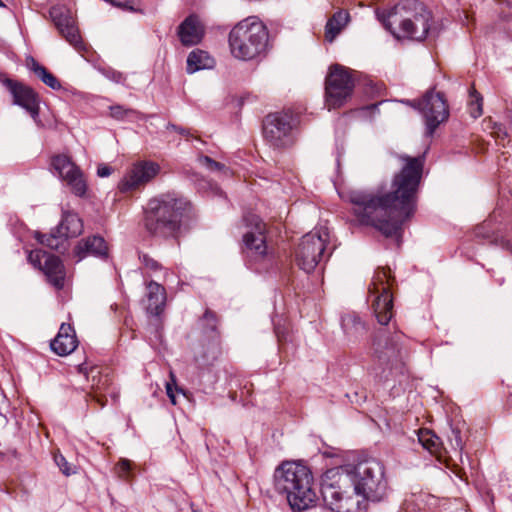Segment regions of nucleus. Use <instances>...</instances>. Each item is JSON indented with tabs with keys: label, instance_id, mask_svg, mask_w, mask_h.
<instances>
[{
	"label": "nucleus",
	"instance_id": "1",
	"mask_svg": "<svg viewBox=\"0 0 512 512\" xmlns=\"http://www.w3.org/2000/svg\"><path fill=\"white\" fill-rule=\"evenodd\" d=\"M401 159L405 165L395 174L390 190H351L347 194L357 220L361 224L373 226L386 237L398 234L417 207L425 155L401 156Z\"/></svg>",
	"mask_w": 512,
	"mask_h": 512
},
{
	"label": "nucleus",
	"instance_id": "2",
	"mask_svg": "<svg viewBox=\"0 0 512 512\" xmlns=\"http://www.w3.org/2000/svg\"><path fill=\"white\" fill-rule=\"evenodd\" d=\"M387 491L384 466L374 458L328 469L321 480L324 506L331 512L361 510L366 501H381Z\"/></svg>",
	"mask_w": 512,
	"mask_h": 512
},
{
	"label": "nucleus",
	"instance_id": "3",
	"mask_svg": "<svg viewBox=\"0 0 512 512\" xmlns=\"http://www.w3.org/2000/svg\"><path fill=\"white\" fill-rule=\"evenodd\" d=\"M377 15L397 39L423 41L431 28V12L417 0H401L389 11Z\"/></svg>",
	"mask_w": 512,
	"mask_h": 512
},
{
	"label": "nucleus",
	"instance_id": "4",
	"mask_svg": "<svg viewBox=\"0 0 512 512\" xmlns=\"http://www.w3.org/2000/svg\"><path fill=\"white\" fill-rule=\"evenodd\" d=\"M310 469L294 461H285L274 472L275 490L285 495L293 512H303L313 507L317 494Z\"/></svg>",
	"mask_w": 512,
	"mask_h": 512
},
{
	"label": "nucleus",
	"instance_id": "5",
	"mask_svg": "<svg viewBox=\"0 0 512 512\" xmlns=\"http://www.w3.org/2000/svg\"><path fill=\"white\" fill-rule=\"evenodd\" d=\"M190 208V202L183 197L175 194L161 195L148 202L145 226L153 235L175 237L182 218Z\"/></svg>",
	"mask_w": 512,
	"mask_h": 512
},
{
	"label": "nucleus",
	"instance_id": "6",
	"mask_svg": "<svg viewBox=\"0 0 512 512\" xmlns=\"http://www.w3.org/2000/svg\"><path fill=\"white\" fill-rule=\"evenodd\" d=\"M232 55L240 60H251L267 50L269 34L266 26L256 17L236 24L229 33Z\"/></svg>",
	"mask_w": 512,
	"mask_h": 512
},
{
	"label": "nucleus",
	"instance_id": "7",
	"mask_svg": "<svg viewBox=\"0 0 512 512\" xmlns=\"http://www.w3.org/2000/svg\"><path fill=\"white\" fill-rule=\"evenodd\" d=\"M394 278L387 268H378L375 271L369 286L372 299V309L379 324L387 325L393 316V295L391 288Z\"/></svg>",
	"mask_w": 512,
	"mask_h": 512
},
{
	"label": "nucleus",
	"instance_id": "8",
	"mask_svg": "<svg viewBox=\"0 0 512 512\" xmlns=\"http://www.w3.org/2000/svg\"><path fill=\"white\" fill-rule=\"evenodd\" d=\"M403 334L395 331L389 333L381 329L373 338L372 353L380 365L393 369H400L403 364Z\"/></svg>",
	"mask_w": 512,
	"mask_h": 512
},
{
	"label": "nucleus",
	"instance_id": "9",
	"mask_svg": "<svg viewBox=\"0 0 512 512\" xmlns=\"http://www.w3.org/2000/svg\"><path fill=\"white\" fill-rule=\"evenodd\" d=\"M406 104L419 109L425 120L426 136L431 137L438 126L449 117V108L444 95L434 90L428 91L422 101L406 100Z\"/></svg>",
	"mask_w": 512,
	"mask_h": 512
},
{
	"label": "nucleus",
	"instance_id": "10",
	"mask_svg": "<svg viewBox=\"0 0 512 512\" xmlns=\"http://www.w3.org/2000/svg\"><path fill=\"white\" fill-rule=\"evenodd\" d=\"M353 88L354 79L351 73L338 64L332 66L325 83L328 109L340 107L351 96Z\"/></svg>",
	"mask_w": 512,
	"mask_h": 512
},
{
	"label": "nucleus",
	"instance_id": "11",
	"mask_svg": "<svg viewBox=\"0 0 512 512\" xmlns=\"http://www.w3.org/2000/svg\"><path fill=\"white\" fill-rule=\"evenodd\" d=\"M293 115L289 112H276L267 115L263 121L265 140L275 148L292 144Z\"/></svg>",
	"mask_w": 512,
	"mask_h": 512
},
{
	"label": "nucleus",
	"instance_id": "12",
	"mask_svg": "<svg viewBox=\"0 0 512 512\" xmlns=\"http://www.w3.org/2000/svg\"><path fill=\"white\" fill-rule=\"evenodd\" d=\"M243 220L248 228L243 235L247 255L254 260L264 259L269 254L266 242V224L253 213L246 214Z\"/></svg>",
	"mask_w": 512,
	"mask_h": 512
},
{
	"label": "nucleus",
	"instance_id": "13",
	"mask_svg": "<svg viewBox=\"0 0 512 512\" xmlns=\"http://www.w3.org/2000/svg\"><path fill=\"white\" fill-rule=\"evenodd\" d=\"M325 251V240L317 232H309L301 238L295 250V262L298 267L310 273L320 263Z\"/></svg>",
	"mask_w": 512,
	"mask_h": 512
},
{
	"label": "nucleus",
	"instance_id": "14",
	"mask_svg": "<svg viewBox=\"0 0 512 512\" xmlns=\"http://www.w3.org/2000/svg\"><path fill=\"white\" fill-rule=\"evenodd\" d=\"M51 166L76 196L85 195L87 185L83 173L69 156L65 154L53 156Z\"/></svg>",
	"mask_w": 512,
	"mask_h": 512
},
{
	"label": "nucleus",
	"instance_id": "15",
	"mask_svg": "<svg viewBox=\"0 0 512 512\" xmlns=\"http://www.w3.org/2000/svg\"><path fill=\"white\" fill-rule=\"evenodd\" d=\"M2 83L11 93L13 103L24 108L30 114L32 119L37 124H40L39 97L37 93L31 87L9 78H5Z\"/></svg>",
	"mask_w": 512,
	"mask_h": 512
},
{
	"label": "nucleus",
	"instance_id": "16",
	"mask_svg": "<svg viewBox=\"0 0 512 512\" xmlns=\"http://www.w3.org/2000/svg\"><path fill=\"white\" fill-rule=\"evenodd\" d=\"M50 17L59 33L76 49L82 47L79 30L71 11L65 6H53L49 11Z\"/></svg>",
	"mask_w": 512,
	"mask_h": 512
},
{
	"label": "nucleus",
	"instance_id": "17",
	"mask_svg": "<svg viewBox=\"0 0 512 512\" xmlns=\"http://www.w3.org/2000/svg\"><path fill=\"white\" fill-rule=\"evenodd\" d=\"M159 172V166L153 162H139L135 164L128 174L119 183L121 192H127L147 183Z\"/></svg>",
	"mask_w": 512,
	"mask_h": 512
},
{
	"label": "nucleus",
	"instance_id": "18",
	"mask_svg": "<svg viewBox=\"0 0 512 512\" xmlns=\"http://www.w3.org/2000/svg\"><path fill=\"white\" fill-rule=\"evenodd\" d=\"M74 254L77 261H81L87 256L106 259L108 257V246L101 236H90L78 242Z\"/></svg>",
	"mask_w": 512,
	"mask_h": 512
},
{
	"label": "nucleus",
	"instance_id": "19",
	"mask_svg": "<svg viewBox=\"0 0 512 512\" xmlns=\"http://www.w3.org/2000/svg\"><path fill=\"white\" fill-rule=\"evenodd\" d=\"M78 341L71 325L63 323L56 337L51 341L50 347L59 356L71 354L77 347Z\"/></svg>",
	"mask_w": 512,
	"mask_h": 512
},
{
	"label": "nucleus",
	"instance_id": "20",
	"mask_svg": "<svg viewBox=\"0 0 512 512\" xmlns=\"http://www.w3.org/2000/svg\"><path fill=\"white\" fill-rule=\"evenodd\" d=\"M178 36L184 46L200 43L204 36V27L197 16H188L178 27Z\"/></svg>",
	"mask_w": 512,
	"mask_h": 512
},
{
	"label": "nucleus",
	"instance_id": "21",
	"mask_svg": "<svg viewBox=\"0 0 512 512\" xmlns=\"http://www.w3.org/2000/svg\"><path fill=\"white\" fill-rule=\"evenodd\" d=\"M147 311L155 316L160 315L166 303L165 288L155 281H150L146 286Z\"/></svg>",
	"mask_w": 512,
	"mask_h": 512
},
{
	"label": "nucleus",
	"instance_id": "22",
	"mask_svg": "<svg viewBox=\"0 0 512 512\" xmlns=\"http://www.w3.org/2000/svg\"><path fill=\"white\" fill-rule=\"evenodd\" d=\"M41 271L55 288L62 289L64 287L65 268L59 257L52 254L47 256Z\"/></svg>",
	"mask_w": 512,
	"mask_h": 512
},
{
	"label": "nucleus",
	"instance_id": "23",
	"mask_svg": "<svg viewBox=\"0 0 512 512\" xmlns=\"http://www.w3.org/2000/svg\"><path fill=\"white\" fill-rule=\"evenodd\" d=\"M83 231V222L74 212H64L61 222L56 227L57 233H63L67 238L79 236Z\"/></svg>",
	"mask_w": 512,
	"mask_h": 512
},
{
	"label": "nucleus",
	"instance_id": "24",
	"mask_svg": "<svg viewBox=\"0 0 512 512\" xmlns=\"http://www.w3.org/2000/svg\"><path fill=\"white\" fill-rule=\"evenodd\" d=\"M341 326L346 336L356 340L366 332L365 323L355 313H347L341 319Z\"/></svg>",
	"mask_w": 512,
	"mask_h": 512
},
{
	"label": "nucleus",
	"instance_id": "25",
	"mask_svg": "<svg viewBox=\"0 0 512 512\" xmlns=\"http://www.w3.org/2000/svg\"><path fill=\"white\" fill-rule=\"evenodd\" d=\"M214 64V59L206 51L196 49L188 55L186 69L189 74H192L202 69H210Z\"/></svg>",
	"mask_w": 512,
	"mask_h": 512
},
{
	"label": "nucleus",
	"instance_id": "26",
	"mask_svg": "<svg viewBox=\"0 0 512 512\" xmlns=\"http://www.w3.org/2000/svg\"><path fill=\"white\" fill-rule=\"evenodd\" d=\"M349 22V13L340 10L336 12L327 22L325 26V38L327 41L332 42L341 30Z\"/></svg>",
	"mask_w": 512,
	"mask_h": 512
},
{
	"label": "nucleus",
	"instance_id": "27",
	"mask_svg": "<svg viewBox=\"0 0 512 512\" xmlns=\"http://www.w3.org/2000/svg\"><path fill=\"white\" fill-rule=\"evenodd\" d=\"M36 239L42 244L53 250H65L67 237L63 233H57L56 228L51 231L50 234H36Z\"/></svg>",
	"mask_w": 512,
	"mask_h": 512
},
{
	"label": "nucleus",
	"instance_id": "28",
	"mask_svg": "<svg viewBox=\"0 0 512 512\" xmlns=\"http://www.w3.org/2000/svg\"><path fill=\"white\" fill-rule=\"evenodd\" d=\"M419 442L422 446L430 451L436 453L440 447L439 437L429 430H421L418 435Z\"/></svg>",
	"mask_w": 512,
	"mask_h": 512
},
{
	"label": "nucleus",
	"instance_id": "29",
	"mask_svg": "<svg viewBox=\"0 0 512 512\" xmlns=\"http://www.w3.org/2000/svg\"><path fill=\"white\" fill-rule=\"evenodd\" d=\"M469 94H470V101H469L470 114L473 118H478L483 113V109H482L483 98L474 88H472L470 90Z\"/></svg>",
	"mask_w": 512,
	"mask_h": 512
},
{
	"label": "nucleus",
	"instance_id": "30",
	"mask_svg": "<svg viewBox=\"0 0 512 512\" xmlns=\"http://www.w3.org/2000/svg\"><path fill=\"white\" fill-rule=\"evenodd\" d=\"M135 113V110L126 108L122 105L116 104L109 106V116L118 121H123Z\"/></svg>",
	"mask_w": 512,
	"mask_h": 512
},
{
	"label": "nucleus",
	"instance_id": "31",
	"mask_svg": "<svg viewBox=\"0 0 512 512\" xmlns=\"http://www.w3.org/2000/svg\"><path fill=\"white\" fill-rule=\"evenodd\" d=\"M51 254L47 253L46 251H43L41 249H35L30 251L28 254V261L36 268L42 270L44 262L47 258V256H50Z\"/></svg>",
	"mask_w": 512,
	"mask_h": 512
},
{
	"label": "nucleus",
	"instance_id": "32",
	"mask_svg": "<svg viewBox=\"0 0 512 512\" xmlns=\"http://www.w3.org/2000/svg\"><path fill=\"white\" fill-rule=\"evenodd\" d=\"M40 80L46 84L48 87L54 90H59L61 88V84L58 79L50 73L46 68L41 70V72L37 75Z\"/></svg>",
	"mask_w": 512,
	"mask_h": 512
},
{
	"label": "nucleus",
	"instance_id": "33",
	"mask_svg": "<svg viewBox=\"0 0 512 512\" xmlns=\"http://www.w3.org/2000/svg\"><path fill=\"white\" fill-rule=\"evenodd\" d=\"M200 165L206 167L210 171H227L226 166L220 162H217L209 156L202 155L198 158Z\"/></svg>",
	"mask_w": 512,
	"mask_h": 512
},
{
	"label": "nucleus",
	"instance_id": "34",
	"mask_svg": "<svg viewBox=\"0 0 512 512\" xmlns=\"http://www.w3.org/2000/svg\"><path fill=\"white\" fill-rule=\"evenodd\" d=\"M54 461L64 475L70 476L74 473L72 466L62 454L56 453L54 455Z\"/></svg>",
	"mask_w": 512,
	"mask_h": 512
},
{
	"label": "nucleus",
	"instance_id": "35",
	"mask_svg": "<svg viewBox=\"0 0 512 512\" xmlns=\"http://www.w3.org/2000/svg\"><path fill=\"white\" fill-rule=\"evenodd\" d=\"M202 321H203V325L206 330H209L211 332L216 331L218 321H217L216 315L212 311L206 310Z\"/></svg>",
	"mask_w": 512,
	"mask_h": 512
},
{
	"label": "nucleus",
	"instance_id": "36",
	"mask_svg": "<svg viewBox=\"0 0 512 512\" xmlns=\"http://www.w3.org/2000/svg\"><path fill=\"white\" fill-rule=\"evenodd\" d=\"M139 259L141 261V263L149 270L151 271H158L160 270L162 267H161V264L156 261L155 259L151 258L149 255L147 254H140L139 255Z\"/></svg>",
	"mask_w": 512,
	"mask_h": 512
},
{
	"label": "nucleus",
	"instance_id": "37",
	"mask_svg": "<svg viewBox=\"0 0 512 512\" xmlns=\"http://www.w3.org/2000/svg\"><path fill=\"white\" fill-rule=\"evenodd\" d=\"M99 71L108 79H110L111 81L115 82V83H121L123 82L124 80V76L122 73L118 72V71H115L113 69H110V68H101L99 69Z\"/></svg>",
	"mask_w": 512,
	"mask_h": 512
},
{
	"label": "nucleus",
	"instance_id": "38",
	"mask_svg": "<svg viewBox=\"0 0 512 512\" xmlns=\"http://www.w3.org/2000/svg\"><path fill=\"white\" fill-rule=\"evenodd\" d=\"M452 438H451V445L455 449L462 450L463 449V441L460 435V431L456 428L451 429Z\"/></svg>",
	"mask_w": 512,
	"mask_h": 512
},
{
	"label": "nucleus",
	"instance_id": "39",
	"mask_svg": "<svg viewBox=\"0 0 512 512\" xmlns=\"http://www.w3.org/2000/svg\"><path fill=\"white\" fill-rule=\"evenodd\" d=\"M492 134L500 140H504L506 137H508V132L506 128L499 123H495L493 126Z\"/></svg>",
	"mask_w": 512,
	"mask_h": 512
},
{
	"label": "nucleus",
	"instance_id": "40",
	"mask_svg": "<svg viewBox=\"0 0 512 512\" xmlns=\"http://www.w3.org/2000/svg\"><path fill=\"white\" fill-rule=\"evenodd\" d=\"M26 65L36 75H38L41 72V70L45 68L44 66L40 65L33 57L27 58Z\"/></svg>",
	"mask_w": 512,
	"mask_h": 512
},
{
	"label": "nucleus",
	"instance_id": "41",
	"mask_svg": "<svg viewBox=\"0 0 512 512\" xmlns=\"http://www.w3.org/2000/svg\"><path fill=\"white\" fill-rule=\"evenodd\" d=\"M130 466H131V463L129 460H126V459H123L119 462L118 464V469H119V475L121 477H125V475L129 472L130 470Z\"/></svg>",
	"mask_w": 512,
	"mask_h": 512
},
{
	"label": "nucleus",
	"instance_id": "42",
	"mask_svg": "<svg viewBox=\"0 0 512 512\" xmlns=\"http://www.w3.org/2000/svg\"><path fill=\"white\" fill-rule=\"evenodd\" d=\"M112 173V168L108 165H99L97 168V175L99 177H108Z\"/></svg>",
	"mask_w": 512,
	"mask_h": 512
},
{
	"label": "nucleus",
	"instance_id": "43",
	"mask_svg": "<svg viewBox=\"0 0 512 512\" xmlns=\"http://www.w3.org/2000/svg\"><path fill=\"white\" fill-rule=\"evenodd\" d=\"M167 129H172V130L176 131L177 133H179L180 135L185 136V137H188L190 135V132L188 129L177 126L172 123H168Z\"/></svg>",
	"mask_w": 512,
	"mask_h": 512
},
{
	"label": "nucleus",
	"instance_id": "44",
	"mask_svg": "<svg viewBox=\"0 0 512 512\" xmlns=\"http://www.w3.org/2000/svg\"><path fill=\"white\" fill-rule=\"evenodd\" d=\"M89 396L91 397L92 400L97 402L100 405V407H104L105 406L106 399L103 396H100L98 394V389L95 390L93 393H90Z\"/></svg>",
	"mask_w": 512,
	"mask_h": 512
},
{
	"label": "nucleus",
	"instance_id": "45",
	"mask_svg": "<svg viewBox=\"0 0 512 512\" xmlns=\"http://www.w3.org/2000/svg\"><path fill=\"white\" fill-rule=\"evenodd\" d=\"M166 393L173 405L176 404V397L172 388V383H166Z\"/></svg>",
	"mask_w": 512,
	"mask_h": 512
},
{
	"label": "nucleus",
	"instance_id": "46",
	"mask_svg": "<svg viewBox=\"0 0 512 512\" xmlns=\"http://www.w3.org/2000/svg\"><path fill=\"white\" fill-rule=\"evenodd\" d=\"M499 245L512 253V242L508 239L501 238Z\"/></svg>",
	"mask_w": 512,
	"mask_h": 512
},
{
	"label": "nucleus",
	"instance_id": "47",
	"mask_svg": "<svg viewBox=\"0 0 512 512\" xmlns=\"http://www.w3.org/2000/svg\"><path fill=\"white\" fill-rule=\"evenodd\" d=\"M0 7H5V4L3 3L2 0H0Z\"/></svg>",
	"mask_w": 512,
	"mask_h": 512
},
{
	"label": "nucleus",
	"instance_id": "48",
	"mask_svg": "<svg viewBox=\"0 0 512 512\" xmlns=\"http://www.w3.org/2000/svg\"><path fill=\"white\" fill-rule=\"evenodd\" d=\"M171 379H172V382L175 383V378H174V375L171 373Z\"/></svg>",
	"mask_w": 512,
	"mask_h": 512
}]
</instances>
